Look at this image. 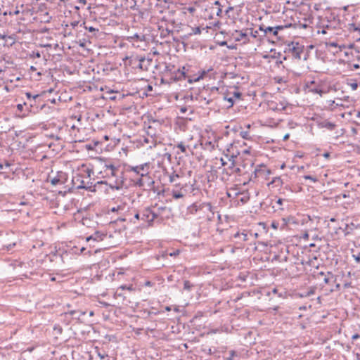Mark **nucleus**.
Masks as SVG:
<instances>
[{
  "instance_id": "f257e3e1",
  "label": "nucleus",
  "mask_w": 360,
  "mask_h": 360,
  "mask_svg": "<svg viewBox=\"0 0 360 360\" xmlns=\"http://www.w3.org/2000/svg\"><path fill=\"white\" fill-rule=\"evenodd\" d=\"M101 173L105 174L103 177L108 179L115 178L114 184H110L111 188H115L118 190L122 186L123 181L121 176L122 172L120 171L119 165H115L110 162H105L103 164V171H101Z\"/></svg>"
},
{
  "instance_id": "f03ea898",
  "label": "nucleus",
  "mask_w": 360,
  "mask_h": 360,
  "mask_svg": "<svg viewBox=\"0 0 360 360\" xmlns=\"http://www.w3.org/2000/svg\"><path fill=\"white\" fill-rule=\"evenodd\" d=\"M154 180L149 174L145 175H143L142 174L141 177H139L135 182V185L141 188L144 191H151L154 188Z\"/></svg>"
},
{
  "instance_id": "7ed1b4c3",
  "label": "nucleus",
  "mask_w": 360,
  "mask_h": 360,
  "mask_svg": "<svg viewBox=\"0 0 360 360\" xmlns=\"http://www.w3.org/2000/svg\"><path fill=\"white\" fill-rule=\"evenodd\" d=\"M72 186L77 189H85L88 191L94 190L93 188L94 185H93L92 182L89 181H85L82 179V176L79 174H76L72 177Z\"/></svg>"
},
{
  "instance_id": "20e7f679",
  "label": "nucleus",
  "mask_w": 360,
  "mask_h": 360,
  "mask_svg": "<svg viewBox=\"0 0 360 360\" xmlns=\"http://www.w3.org/2000/svg\"><path fill=\"white\" fill-rule=\"evenodd\" d=\"M141 221L148 223V226L153 224V221L158 217V213L153 211L150 207H145L141 212Z\"/></svg>"
},
{
  "instance_id": "39448f33",
  "label": "nucleus",
  "mask_w": 360,
  "mask_h": 360,
  "mask_svg": "<svg viewBox=\"0 0 360 360\" xmlns=\"http://www.w3.org/2000/svg\"><path fill=\"white\" fill-rule=\"evenodd\" d=\"M49 178H50V182L52 185H53V186L62 185L66 182L67 179H68V175L65 172L60 171V172H58L57 174L54 177H53V178L49 177Z\"/></svg>"
},
{
  "instance_id": "423d86ee",
  "label": "nucleus",
  "mask_w": 360,
  "mask_h": 360,
  "mask_svg": "<svg viewBox=\"0 0 360 360\" xmlns=\"http://www.w3.org/2000/svg\"><path fill=\"white\" fill-rule=\"evenodd\" d=\"M288 201L285 199L276 198L271 200L272 207L275 212L283 211L285 209V204Z\"/></svg>"
},
{
  "instance_id": "0eeeda50",
  "label": "nucleus",
  "mask_w": 360,
  "mask_h": 360,
  "mask_svg": "<svg viewBox=\"0 0 360 360\" xmlns=\"http://www.w3.org/2000/svg\"><path fill=\"white\" fill-rule=\"evenodd\" d=\"M269 174L270 171L266 167V166L259 165V167L255 169L253 174H252L250 179H252L253 175L254 178L256 179L257 177H265Z\"/></svg>"
},
{
  "instance_id": "6e6552de",
  "label": "nucleus",
  "mask_w": 360,
  "mask_h": 360,
  "mask_svg": "<svg viewBox=\"0 0 360 360\" xmlns=\"http://www.w3.org/2000/svg\"><path fill=\"white\" fill-rule=\"evenodd\" d=\"M287 106L288 103L285 101H280L279 102L272 101L269 103V108L274 111L285 110Z\"/></svg>"
},
{
  "instance_id": "1a4fd4ad",
  "label": "nucleus",
  "mask_w": 360,
  "mask_h": 360,
  "mask_svg": "<svg viewBox=\"0 0 360 360\" xmlns=\"http://www.w3.org/2000/svg\"><path fill=\"white\" fill-rule=\"evenodd\" d=\"M202 207H206L209 211H212V206L210 202H207L203 203L202 205L193 203L188 207V212L191 214H195L199 210L202 209Z\"/></svg>"
},
{
  "instance_id": "9d476101",
  "label": "nucleus",
  "mask_w": 360,
  "mask_h": 360,
  "mask_svg": "<svg viewBox=\"0 0 360 360\" xmlns=\"http://www.w3.org/2000/svg\"><path fill=\"white\" fill-rule=\"evenodd\" d=\"M185 187L186 186H183L179 189H172L171 191L172 196L176 200L183 198L187 193Z\"/></svg>"
},
{
  "instance_id": "9b49d317",
  "label": "nucleus",
  "mask_w": 360,
  "mask_h": 360,
  "mask_svg": "<svg viewBox=\"0 0 360 360\" xmlns=\"http://www.w3.org/2000/svg\"><path fill=\"white\" fill-rule=\"evenodd\" d=\"M134 60L139 63L137 67L142 70H146L148 65H149L151 62V60H146V58L142 56H137L134 58Z\"/></svg>"
},
{
  "instance_id": "f8f14e48",
  "label": "nucleus",
  "mask_w": 360,
  "mask_h": 360,
  "mask_svg": "<svg viewBox=\"0 0 360 360\" xmlns=\"http://www.w3.org/2000/svg\"><path fill=\"white\" fill-rule=\"evenodd\" d=\"M292 47L290 48V50L292 51V57L295 59L300 60L301 54L303 51V47L300 46L298 43L295 44H292Z\"/></svg>"
},
{
  "instance_id": "ddd939ff",
  "label": "nucleus",
  "mask_w": 360,
  "mask_h": 360,
  "mask_svg": "<svg viewBox=\"0 0 360 360\" xmlns=\"http://www.w3.org/2000/svg\"><path fill=\"white\" fill-rule=\"evenodd\" d=\"M186 77L187 76L185 72V67H183L182 70L178 69L176 71L174 72V75L172 76V79L174 81L185 79Z\"/></svg>"
},
{
  "instance_id": "4468645a",
  "label": "nucleus",
  "mask_w": 360,
  "mask_h": 360,
  "mask_svg": "<svg viewBox=\"0 0 360 360\" xmlns=\"http://www.w3.org/2000/svg\"><path fill=\"white\" fill-rule=\"evenodd\" d=\"M106 236H107L106 233L96 231L93 235L87 237L86 240L90 241V240H93L95 241H101L106 237Z\"/></svg>"
},
{
  "instance_id": "2eb2a0df",
  "label": "nucleus",
  "mask_w": 360,
  "mask_h": 360,
  "mask_svg": "<svg viewBox=\"0 0 360 360\" xmlns=\"http://www.w3.org/2000/svg\"><path fill=\"white\" fill-rule=\"evenodd\" d=\"M213 69L212 68L207 69V70H202L200 73V75L195 78H190V77H188V81L189 83H193V82H198L199 81L200 79H203L204 77H205L207 76V75L212 71Z\"/></svg>"
},
{
  "instance_id": "dca6fc26",
  "label": "nucleus",
  "mask_w": 360,
  "mask_h": 360,
  "mask_svg": "<svg viewBox=\"0 0 360 360\" xmlns=\"http://www.w3.org/2000/svg\"><path fill=\"white\" fill-rule=\"evenodd\" d=\"M139 168H141L139 169V177H141V174H148L150 173V164L148 162L139 165Z\"/></svg>"
},
{
  "instance_id": "f3484780",
  "label": "nucleus",
  "mask_w": 360,
  "mask_h": 360,
  "mask_svg": "<svg viewBox=\"0 0 360 360\" xmlns=\"http://www.w3.org/2000/svg\"><path fill=\"white\" fill-rule=\"evenodd\" d=\"M319 126L322 128H326L328 130H333L335 127V124L328 120H324L319 123Z\"/></svg>"
},
{
  "instance_id": "a211bd4d",
  "label": "nucleus",
  "mask_w": 360,
  "mask_h": 360,
  "mask_svg": "<svg viewBox=\"0 0 360 360\" xmlns=\"http://www.w3.org/2000/svg\"><path fill=\"white\" fill-rule=\"evenodd\" d=\"M320 274L325 276L323 279L325 283H330L332 281H335L334 276L331 272H328L326 275L323 272H321Z\"/></svg>"
},
{
  "instance_id": "6ab92c4d",
  "label": "nucleus",
  "mask_w": 360,
  "mask_h": 360,
  "mask_svg": "<svg viewBox=\"0 0 360 360\" xmlns=\"http://www.w3.org/2000/svg\"><path fill=\"white\" fill-rule=\"evenodd\" d=\"M259 30L264 32V34H272L274 35V32H275V28L273 27H264L262 25L259 28Z\"/></svg>"
},
{
  "instance_id": "aec40b11",
  "label": "nucleus",
  "mask_w": 360,
  "mask_h": 360,
  "mask_svg": "<svg viewBox=\"0 0 360 360\" xmlns=\"http://www.w3.org/2000/svg\"><path fill=\"white\" fill-rule=\"evenodd\" d=\"M235 238H240L242 241H247L248 240V235L247 233L237 232L234 234Z\"/></svg>"
},
{
  "instance_id": "412c9836",
  "label": "nucleus",
  "mask_w": 360,
  "mask_h": 360,
  "mask_svg": "<svg viewBox=\"0 0 360 360\" xmlns=\"http://www.w3.org/2000/svg\"><path fill=\"white\" fill-rule=\"evenodd\" d=\"M214 5L215 6H213L212 8V11L215 12V13L217 14V16H220L221 13H222V10L221 8H220V4L218 1H216L214 2Z\"/></svg>"
},
{
  "instance_id": "4be33fe9",
  "label": "nucleus",
  "mask_w": 360,
  "mask_h": 360,
  "mask_svg": "<svg viewBox=\"0 0 360 360\" xmlns=\"http://www.w3.org/2000/svg\"><path fill=\"white\" fill-rule=\"evenodd\" d=\"M292 26V25L291 23H289L285 25H278V26L274 27L275 32H274V36H277L278 30H282L285 28H288Z\"/></svg>"
},
{
  "instance_id": "5701e85b",
  "label": "nucleus",
  "mask_w": 360,
  "mask_h": 360,
  "mask_svg": "<svg viewBox=\"0 0 360 360\" xmlns=\"http://www.w3.org/2000/svg\"><path fill=\"white\" fill-rule=\"evenodd\" d=\"M141 168H139V165H136V166H129L128 168H127V171L128 172H134L136 175L139 176V169H140Z\"/></svg>"
},
{
  "instance_id": "b1692460",
  "label": "nucleus",
  "mask_w": 360,
  "mask_h": 360,
  "mask_svg": "<svg viewBox=\"0 0 360 360\" xmlns=\"http://www.w3.org/2000/svg\"><path fill=\"white\" fill-rule=\"evenodd\" d=\"M236 39L246 41L248 39V34L245 32H238V36L237 37Z\"/></svg>"
},
{
  "instance_id": "393cba45",
  "label": "nucleus",
  "mask_w": 360,
  "mask_h": 360,
  "mask_svg": "<svg viewBox=\"0 0 360 360\" xmlns=\"http://www.w3.org/2000/svg\"><path fill=\"white\" fill-rule=\"evenodd\" d=\"M275 184L276 186H280L283 184V181L280 177H275L269 184Z\"/></svg>"
},
{
  "instance_id": "a878e982",
  "label": "nucleus",
  "mask_w": 360,
  "mask_h": 360,
  "mask_svg": "<svg viewBox=\"0 0 360 360\" xmlns=\"http://www.w3.org/2000/svg\"><path fill=\"white\" fill-rule=\"evenodd\" d=\"M179 177V175L174 172L169 176V181L170 183H174L176 181V179Z\"/></svg>"
},
{
  "instance_id": "bb28decb",
  "label": "nucleus",
  "mask_w": 360,
  "mask_h": 360,
  "mask_svg": "<svg viewBox=\"0 0 360 360\" xmlns=\"http://www.w3.org/2000/svg\"><path fill=\"white\" fill-rule=\"evenodd\" d=\"M193 285L188 281H185L184 283V289L188 291L191 290Z\"/></svg>"
},
{
  "instance_id": "cd10ccee",
  "label": "nucleus",
  "mask_w": 360,
  "mask_h": 360,
  "mask_svg": "<svg viewBox=\"0 0 360 360\" xmlns=\"http://www.w3.org/2000/svg\"><path fill=\"white\" fill-rule=\"evenodd\" d=\"M118 289H122V290H128L129 291H132L134 290V287L132 285H122L119 287Z\"/></svg>"
},
{
  "instance_id": "c85d7f7f",
  "label": "nucleus",
  "mask_w": 360,
  "mask_h": 360,
  "mask_svg": "<svg viewBox=\"0 0 360 360\" xmlns=\"http://www.w3.org/2000/svg\"><path fill=\"white\" fill-rule=\"evenodd\" d=\"M176 147L180 149L182 153H186V146L184 144L183 142H180L177 144Z\"/></svg>"
},
{
  "instance_id": "c756f323",
  "label": "nucleus",
  "mask_w": 360,
  "mask_h": 360,
  "mask_svg": "<svg viewBox=\"0 0 360 360\" xmlns=\"http://www.w3.org/2000/svg\"><path fill=\"white\" fill-rule=\"evenodd\" d=\"M240 135L245 139H250V134L248 131H242L240 132Z\"/></svg>"
},
{
  "instance_id": "7c9ffc66",
  "label": "nucleus",
  "mask_w": 360,
  "mask_h": 360,
  "mask_svg": "<svg viewBox=\"0 0 360 360\" xmlns=\"http://www.w3.org/2000/svg\"><path fill=\"white\" fill-rule=\"evenodd\" d=\"M303 178L304 179L311 180L314 183L318 181V179L316 177L311 176V175H304V176H303Z\"/></svg>"
},
{
  "instance_id": "2f4dec72",
  "label": "nucleus",
  "mask_w": 360,
  "mask_h": 360,
  "mask_svg": "<svg viewBox=\"0 0 360 360\" xmlns=\"http://www.w3.org/2000/svg\"><path fill=\"white\" fill-rule=\"evenodd\" d=\"M85 172H86V175H87V177H90V176H91V175L92 174H94V171H93V169H90V168H86V169L85 170Z\"/></svg>"
},
{
  "instance_id": "473e14b6",
  "label": "nucleus",
  "mask_w": 360,
  "mask_h": 360,
  "mask_svg": "<svg viewBox=\"0 0 360 360\" xmlns=\"http://www.w3.org/2000/svg\"><path fill=\"white\" fill-rule=\"evenodd\" d=\"M310 91L313 92V93H316V94H321L322 93V90L320 89L319 88L316 87V88H314V89H311L310 90Z\"/></svg>"
},
{
  "instance_id": "72a5a7b5",
  "label": "nucleus",
  "mask_w": 360,
  "mask_h": 360,
  "mask_svg": "<svg viewBox=\"0 0 360 360\" xmlns=\"http://www.w3.org/2000/svg\"><path fill=\"white\" fill-rule=\"evenodd\" d=\"M26 96H27L28 98H32L33 99H35L36 98L39 97V95H38V94H36V95L32 96L31 93L27 92V93H26Z\"/></svg>"
},
{
  "instance_id": "f704fd0d",
  "label": "nucleus",
  "mask_w": 360,
  "mask_h": 360,
  "mask_svg": "<svg viewBox=\"0 0 360 360\" xmlns=\"http://www.w3.org/2000/svg\"><path fill=\"white\" fill-rule=\"evenodd\" d=\"M233 97L236 98H240V96H241V94L239 91H235L233 93Z\"/></svg>"
},
{
  "instance_id": "c9c22d12",
  "label": "nucleus",
  "mask_w": 360,
  "mask_h": 360,
  "mask_svg": "<svg viewBox=\"0 0 360 360\" xmlns=\"http://www.w3.org/2000/svg\"><path fill=\"white\" fill-rule=\"evenodd\" d=\"M225 99H226L229 101V103H230V105H229L230 107L233 105L234 101H233V96L232 97H229V98L225 97Z\"/></svg>"
},
{
  "instance_id": "e433bc0d",
  "label": "nucleus",
  "mask_w": 360,
  "mask_h": 360,
  "mask_svg": "<svg viewBox=\"0 0 360 360\" xmlns=\"http://www.w3.org/2000/svg\"><path fill=\"white\" fill-rule=\"evenodd\" d=\"M313 293H314V292L311 290V291L307 292L306 294H300V297H309L311 295H312Z\"/></svg>"
},
{
  "instance_id": "4c0bfd02",
  "label": "nucleus",
  "mask_w": 360,
  "mask_h": 360,
  "mask_svg": "<svg viewBox=\"0 0 360 360\" xmlns=\"http://www.w3.org/2000/svg\"><path fill=\"white\" fill-rule=\"evenodd\" d=\"M235 356V352L231 351L230 352V356L226 358V360H233V356Z\"/></svg>"
},
{
  "instance_id": "58836bf2",
  "label": "nucleus",
  "mask_w": 360,
  "mask_h": 360,
  "mask_svg": "<svg viewBox=\"0 0 360 360\" xmlns=\"http://www.w3.org/2000/svg\"><path fill=\"white\" fill-rule=\"evenodd\" d=\"M352 257L357 263H360V253L357 255H353Z\"/></svg>"
},
{
  "instance_id": "ea45409f",
  "label": "nucleus",
  "mask_w": 360,
  "mask_h": 360,
  "mask_svg": "<svg viewBox=\"0 0 360 360\" xmlns=\"http://www.w3.org/2000/svg\"><path fill=\"white\" fill-rule=\"evenodd\" d=\"M20 13V11L18 9V8H15V10H14L13 12H9V15H18Z\"/></svg>"
},
{
  "instance_id": "a19ab883",
  "label": "nucleus",
  "mask_w": 360,
  "mask_h": 360,
  "mask_svg": "<svg viewBox=\"0 0 360 360\" xmlns=\"http://www.w3.org/2000/svg\"><path fill=\"white\" fill-rule=\"evenodd\" d=\"M134 219H136V220H141V213L139 212V213H136L135 215H134Z\"/></svg>"
},
{
  "instance_id": "79ce46f5",
  "label": "nucleus",
  "mask_w": 360,
  "mask_h": 360,
  "mask_svg": "<svg viewBox=\"0 0 360 360\" xmlns=\"http://www.w3.org/2000/svg\"><path fill=\"white\" fill-rule=\"evenodd\" d=\"M79 22L78 21H73L72 22H70V25L72 27V28H75V27L77 26Z\"/></svg>"
},
{
  "instance_id": "37998d69",
  "label": "nucleus",
  "mask_w": 360,
  "mask_h": 360,
  "mask_svg": "<svg viewBox=\"0 0 360 360\" xmlns=\"http://www.w3.org/2000/svg\"><path fill=\"white\" fill-rule=\"evenodd\" d=\"M359 338H360V335H359V334H357V333L354 334V335H352V339L353 340H356V339H359Z\"/></svg>"
},
{
  "instance_id": "c03bdc74",
  "label": "nucleus",
  "mask_w": 360,
  "mask_h": 360,
  "mask_svg": "<svg viewBox=\"0 0 360 360\" xmlns=\"http://www.w3.org/2000/svg\"><path fill=\"white\" fill-rule=\"evenodd\" d=\"M350 25H351L352 27H353V30L354 31L360 32V28H359L358 27H356V25L354 24H351Z\"/></svg>"
},
{
  "instance_id": "a18cd8bd",
  "label": "nucleus",
  "mask_w": 360,
  "mask_h": 360,
  "mask_svg": "<svg viewBox=\"0 0 360 360\" xmlns=\"http://www.w3.org/2000/svg\"><path fill=\"white\" fill-rule=\"evenodd\" d=\"M242 153H243V154H250V148L244 149L242 151Z\"/></svg>"
},
{
  "instance_id": "49530a36",
  "label": "nucleus",
  "mask_w": 360,
  "mask_h": 360,
  "mask_svg": "<svg viewBox=\"0 0 360 360\" xmlns=\"http://www.w3.org/2000/svg\"><path fill=\"white\" fill-rule=\"evenodd\" d=\"M120 209H121V207H120V206H117V207H112V208L111 209V211H112V212H117V211H118V210H120Z\"/></svg>"
},
{
  "instance_id": "de8ad7c7",
  "label": "nucleus",
  "mask_w": 360,
  "mask_h": 360,
  "mask_svg": "<svg viewBox=\"0 0 360 360\" xmlns=\"http://www.w3.org/2000/svg\"><path fill=\"white\" fill-rule=\"evenodd\" d=\"M33 55L36 57V58H40L41 57V54L39 51H37V52H34L33 53Z\"/></svg>"
},
{
  "instance_id": "09e8293b",
  "label": "nucleus",
  "mask_w": 360,
  "mask_h": 360,
  "mask_svg": "<svg viewBox=\"0 0 360 360\" xmlns=\"http://www.w3.org/2000/svg\"><path fill=\"white\" fill-rule=\"evenodd\" d=\"M146 286H152L153 285V283L152 282L149 281H147L145 282V284H144Z\"/></svg>"
},
{
  "instance_id": "8fccbe9b",
  "label": "nucleus",
  "mask_w": 360,
  "mask_h": 360,
  "mask_svg": "<svg viewBox=\"0 0 360 360\" xmlns=\"http://www.w3.org/2000/svg\"><path fill=\"white\" fill-rule=\"evenodd\" d=\"M289 134H286L284 136H283V141H287L288 139H289Z\"/></svg>"
},
{
  "instance_id": "3c124183",
  "label": "nucleus",
  "mask_w": 360,
  "mask_h": 360,
  "mask_svg": "<svg viewBox=\"0 0 360 360\" xmlns=\"http://www.w3.org/2000/svg\"><path fill=\"white\" fill-rule=\"evenodd\" d=\"M17 108H18V110H22V108H23V106H22V104H18V105H17Z\"/></svg>"
},
{
  "instance_id": "603ef678",
  "label": "nucleus",
  "mask_w": 360,
  "mask_h": 360,
  "mask_svg": "<svg viewBox=\"0 0 360 360\" xmlns=\"http://www.w3.org/2000/svg\"><path fill=\"white\" fill-rule=\"evenodd\" d=\"M233 9V8L231 6L228 7L227 9L226 10V13H228L229 11H232Z\"/></svg>"
},
{
  "instance_id": "864d4df0",
  "label": "nucleus",
  "mask_w": 360,
  "mask_h": 360,
  "mask_svg": "<svg viewBox=\"0 0 360 360\" xmlns=\"http://www.w3.org/2000/svg\"><path fill=\"white\" fill-rule=\"evenodd\" d=\"M353 68L354 69L357 70L360 68V65L359 64H354Z\"/></svg>"
},
{
  "instance_id": "5fc2aeb1",
  "label": "nucleus",
  "mask_w": 360,
  "mask_h": 360,
  "mask_svg": "<svg viewBox=\"0 0 360 360\" xmlns=\"http://www.w3.org/2000/svg\"><path fill=\"white\" fill-rule=\"evenodd\" d=\"M98 356H100V358H101V359H104V358H105V356H108V354H105H105H100V353L98 354Z\"/></svg>"
},
{
  "instance_id": "6e6d98bb",
  "label": "nucleus",
  "mask_w": 360,
  "mask_h": 360,
  "mask_svg": "<svg viewBox=\"0 0 360 360\" xmlns=\"http://www.w3.org/2000/svg\"><path fill=\"white\" fill-rule=\"evenodd\" d=\"M165 156H167V159L170 161L171 160V154L170 153H165Z\"/></svg>"
},
{
  "instance_id": "4d7b16f0",
  "label": "nucleus",
  "mask_w": 360,
  "mask_h": 360,
  "mask_svg": "<svg viewBox=\"0 0 360 360\" xmlns=\"http://www.w3.org/2000/svg\"><path fill=\"white\" fill-rule=\"evenodd\" d=\"M88 30L90 31V32H94L96 31V29L93 27H90L88 28Z\"/></svg>"
},
{
  "instance_id": "13d9d810",
  "label": "nucleus",
  "mask_w": 360,
  "mask_h": 360,
  "mask_svg": "<svg viewBox=\"0 0 360 360\" xmlns=\"http://www.w3.org/2000/svg\"><path fill=\"white\" fill-rule=\"evenodd\" d=\"M221 165L224 166L226 165V162L224 160L223 158H221Z\"/></svg>"
},
{
  "instance_id": "bf43d9fd",
  "label": "nucleus",
  "mask_w": 360,
  "mask_h": 360,
  "mask_svg": "<svg viewBox=\"0 0 360 360\" xmlns=\"http://www.w3.org/2000/svg\"><path fill=\"white\" fill-rule=\"evenodd\" d=\"M165 209H166V207H158V210L159 211H162V210H165Z\"/></svg>"
},
{
  "instance_id": "052dcab7",
  "label": "nucleus",
  "mask_w": 360,
  "mask_h": 360,
  "mask_svg": "<svg viewBox=\"0 0 360 360\" xmlns=\"http://www.w3.org/2000/svg\"><path fill=\"white\" fill-rule=\"evenodd\" d=\"M330 46L336 47V46H337V44H336V43H335V42H332V43H330Z\"/></svg>"
},
{
  "instance_id": "680f3d73",
  "label": "nucleus",
  "mask_w": 360,
  "mask_h": 360,
  "mask_svg": "<svg viewBox=\"0 0 360 360\" xmlns=\"http://www.w3.org/2000/svg\"><path fill=\"white\" fill-rule=\"evenodd\" d=\"M4 165H5L6 167H8L11 165V164L8 163V162H5Z\"/></svg>"
},
{
  "instance_id": "e2e57ef3",
  "label": "nucleus",
  "mask_w": 360,
  "mask_h": 360,
  "mask_svg": "<svg viewBox=\"0 0 360 360\" xmlns=\"http://www.w3.org/2000/svg\"><path fill=\"white\" fill-rule=\"evenodd\" d=\"M306 309H307V307H300V310H305Z\"/></svg>"
},
{
  "instance_id": "0e129e2a",
  "label": "nucleus",
  "mask_w": 360,
  "mask_h": 360,
  "mask_svg": "<svg viewBox=\"0 0 360 360\" xmlns=\"http://www.w3.org/2000/svg\"><path fill=\"white\" fill-rule=\"evenodd\" d=\"M235 171H236V172L238 173V172H240V168H238H238H236V169H235Z\"/></svg>"
},
{
  "instance_id": "69168bd1",
  "label": "nucleus",
  "mask_w": 360,
  "mask_h": 360,
  "mask_svg": "<svg viewBox=\"0 0 360 360\" xmlns=\"http://www.w3.org/2000/svg\"><path fill=\"white\" fill-rule=\"evenodd\" d=\"M84 250H85V248H82L81 250H80V252L83 253Z\"/></svg>"
},
{
  "instance_id": "338daca9",
  "label": "nucleus",
  "mask_w": 360,
  "mask_h": 360,
  "mask_svg": "<svg viewBox=\"0 0 360 360\" xmlns=\"http://www.w3.org/2000/svg\"><path fill=\"white\" fill-rule=\"evenodd\" d=\"M181 112H186V108H182L181 109Z\"/></svg>"
},
{
  "instance_id": "774afa93",
  "label": "nucleus",
  "mask_w": 360,
  "mask_h": 360,
  "mask_svg": "<svg viewBox=\"0 0 360 360\" xmlns=\"http://www.w3.org/2000/svg\"><path fill=\"white\" fill-rule=\"evenodd\" d=\"M30 69H31L32 70H33V71H34V70H36V68H35L34 67H33V66H31Z\"/></svg>"
}]
</instances>
